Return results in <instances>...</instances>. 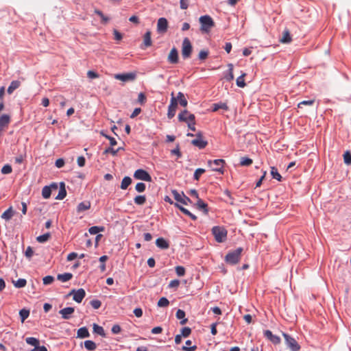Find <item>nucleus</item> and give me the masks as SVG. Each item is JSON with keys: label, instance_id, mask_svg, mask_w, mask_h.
<instances>
[{"label": "nucleus", "instance_id": "obj_1", "mask_svg": "<svg viewBox=\"0 0 351 351\" xmlns=\"http://www.w3.org/2000/svg\"><path fill=\"white\" fill-rule=\"evenodd\" d=\"M199 21L201 24L200 29L202 32L208 33L215 26L214 21L209 15L200 16Z\"/></svg>", "mask_w": 351, "mask_h": 351}, {"label": "nucleus", "instance_id": "obj_2", "mask_svg": "<svg viewBox=\"0 0 351 351\" xmlns=\"http://www.w3.org/2000/svg\"><path fill=\"white\" fill-rule=\"evenodd\" d=\"M243 252L242 247H238L234 251L230 252L226 256V261L231 265L237 264L241 259V255Z\"/></svg>", "mask_w": 351, "mask_h": 351}, {"label": "nucleus", "instance_id": "obj_3", "mask_svg": "<svg viewBox=\"0 0 351 351\" xmlns=\"http://www.w3.org/2000/svg\"><path fill=\"white\" fill-rule=\"evenodd\" d=\"M212 233L215 240L219 243H222L226 239L227 230L223 227L214 226L212 228Z\"/></svg>", "mask_w": 351, "mask_h": 351}, {"label": "nucleus", "instance_id": "obj_4", "mask_svg": "<svg viewBox=\"0 0 351 351\" xmlns=\"http://www.w3.org/2000/svg\"><path fill=\"white\" fill-rule=\"evenodd\" d=\"M193 47L190 40L184 38L182 44V56L184 59H189L191 56Z\"/></svg>", "mask_w": 351, "mask_h": 351}, {"label": "nucleus", "instance_id": "obj_5", "mask_svg": "<svg viewBox=\"0 0 351 351\" xmlns=\"http://www.w3.org/2000/svg\"><path fill=\"white\" fill-rule=\"evenodd\" d=\"M282 335L285 338L287 346L291 351H299L300 350V346L294 338L286 333H282Z\"/></svg>", "mask_w": 351, "mask_h": 351}, {"label": "nucleus", "instance_id": "obj_6", "mask_svg": "<svg viewBox=\"0 0 351 351\" xmlns=\"http://www.w3.org/2000/svg\"><path fill=\"white\" fill-rule=\"evenodd\" d=\"M225 164V161L223 159H216L214 160H208V165L213 171L223 173V168Z\"/></svg>", "mask_w": 351, "mask_h": 351}, {"label": "nucleus", "instance_id": "obj_7", "mask_svg": "<svg viewBox=\"0 0 351 351\" xmlns=\"http://www.w3.org/2000/svg\"><path fill=\"white\" fill-rule=\"evenodd\" d=\"M178 119L180 122H185L188 123L189 122H191L192 124L193 121H195V117L193 114L190 113L186 110H184L180 112L178 116Z\"/></svg>", "mask_w": 351, "mask_h": 351}, {"label": "nucleus", "instance_id": "obj_8", "mask_svg": "<svg viewBox=\"0 0 351 351\" xmlns=\"http://www.w3.org/2000/svg\"><path fill=\"white\" fill-rule=\"evenodd\" d=\"M171 96L170 104L168 107L167 112V117L169 119H171L175 116L177 108V99L174 96V93H171Z\"/></svg>", "mask_w": 351, "mask_h": 351}, {"label": "nucleus", "instance_id": "obj_9", "mask_svg": "<svg viewBox=\"0 0 351 351\" xmlns=\"http://www.w3.org/2000/svg\"><path fill=\"white\" fill-rule=\"evenodd\" d=\"M134 177L136 180H141L146 182L152 181L151 176L148 173L147 171L142 169H139L135 171Z\"/></svg>", "mask_w": 351, "mask_h": 351}, {"label": "nucleus", "instance_id": "obj_10", "mask_svg": "<svg viewBox=\"0 0 351 351\" xmlns=\"http://www.w3.org/2000/svg\"><path fill=\"white\" fill-rule=\"evenodd\" d=\"M172 195L174 197V199L182 204H184V205H187L188 203L191 202V199L189 197H188L187 196H186L184 193H180L178 191H177L176 190H173L172 191Z\"/></svg>", "mask_w": 351, "mask_h": 351}, {"label": "nucleus", "instance_id": "obj_11", "mask_svg": "<svg viewBox=\"0 0 351 351\" xmlns=\"http://www.w3.org/2000/svg\"><path fill=\"white\" fill-rule=\"evenodd\" d=\"M73 295V299L77 303H80L86 295V292L83 289H79L77 290L73 289L69 295Z\"/></svg>", "mask_w": 351, "mask_h": 351}, {"label": "nucleus", "instance_id": "obj_12", "mask_svg": "<svg viewBox=\"0 0 351 351\" xmlns=\"http://www.w3.org/2000/svg\"><path fill=\"white\" fill-rule=\"evenodd\" d=\"M136 77L135 73L115 74L114 78L123 82L134 81Z\"/></svg>", "mask_w": 351, "mask_h": 351}, {"label": "nucleus", "instance_id": "obj_13", "mask_svg": "<svg viewBox=\"0 0 351 351\" xmlns=\"http://www.w3.org/2000/svg\"><path fill=\"white\" fill-rule=\"evenodd\" d=\"M197 138L191 141V143L199 149H204L208 144V142L203 139L201 132L196 134Z\"/></svg>", "mask_w": 351, "mask_h": 351}, {"label": "nucleus", "instance_id": "obj_14", "mask_svg": "<svg viewBox=\"0 0 351 351\" xmlns=\"http://www.w3.org/2000/svg\"><path fill=\"white\" fill-rule=\"evenodd\" d=\"M58 186L56 183H53L50 186H45L43 188L42 195L43 198L48 199L50 197L53 190H58Z\"/></svg>", "mask_w": 351, "mask_h": 351}, {"label": "nucleus", "instance_id": "obj_15", "mask_svg": "<svg viewBox=\"0 0 351 351\" xmlns=\"http://www.w3.org/2000/svg\"><path fill=\"white\" fill-rule=\"evenodd\" d=\"M168 29V21L165 18H160L157 23V31L159 33H165Z\"/></svg>", "mask_w": 351, "mask_h": 351}, {"label": "nucleus", "instance_id": "obj_16", "mask_svg": "<svg viewBox=\"0 0 351 351\" xmlns=\"http://www.w3.org/2000/svg\"><path fill=\"white\" fill-rule=\"evenodd\" d=\"M167 60L171 64H177L178 63L179 56L178 51L176 47H173L167 57Z\"/></svg>", "mask_w": 351, "mask_h": 351}, {"label": "nucleus", "instance_id": "obj_17", "mask_svg": "<svg viewBox=\"0 0 351 351\" xmlns=\"http://www.w3.org/2000/svg\"><path fill=\"white\" fill-rule=\"evenodd\" d=\"M279 41L283 44H289L292 41V37L290 31L288 29H284Z\"/></svg>", "mask_w": 351, "mask_h": 351}, {"label": "nucleus", "instance_id": "obj_18", "mask_svg": "<svg viewBox=\"0 0 351 351\" xmlns=\"http://www.w3.org/2000/svg\"><path fill=\"white\" fill-rule=\"evenodd\" d=\"M75 309L73 307H66L61 309L59 313L64 319H69L71 317L72 314L74 313Z\"/></svg>", "mask_w": 351, "mask_h": 351}, {"label": "nucleus", "instance_id": "obj_19", "mask_svg": "<svg viewBox=\"0 0 351 351\" xmlns=\"http://www.w3.org/2000/svg\"><path fill=\"white\" fill-rule=\"evenodd\" d=\"M10 122V116L8 114H2L0 116V132L7 128Z\"/></svg>", "mask_w": 351, "mask_h": 351}, {"label": "nucleus", "instance_id": "obj_20", "mask_svg": "<svg viewBox=\"0 0 351 351\" xmlns=\"http://www.w3.org/2000/svg\"><path fill=\"white\" fill-rule=\"evenodd\" d=\"M265 337L269 339L273 343L278 344L280 343V338L278 336L273 335L271 331L267 330L264 332Z\"/></svg>", "mask_w": 351, "mask_h": 351}, {"label": "nucleus", "instance_id": "obj_21", "mask_svg": "<svg viewBox=\"0 0 351 351\" xmlns=\"http://www.w3.org/2000/svg\"><path fill=\"white\" fill-rule=\"evenodd\" d=\"M66 195V191L65 189V184L64 182H60V189L58 195L56 196V199H63Z\"/></svg>", "mask_w": 351, "mask_h": 351}, {"label": "nucleus", "instance_id": "obj_22", "mask_svg": "<svg viewBox=\"0 0 351 351\" xmlns=\"http://www.w3.org/2000/svg\"><path fill=\"white\" fill-rule=\"evenodd\" d=\"M14 215V211L12 206L8 208L5 211H4L1 215V218L8 221L10 220Z\"/></svg>", "mask_w": 351, "mask_h": 351}, {"label": "nucleus", "instance_id": "obj_23", "mask_svg": "<svg viewBox=\"0 0 351 351\" xmlns=\"http://www.w3.org/2000/svg\"><path fill=\"white\" fill-rule=\"evenodd\" d=\"M176 98L177 99V104L179 102V104L183 107H186L187 106L188 101L186 99L184 93L182 92H179Z\"/></svg>", "mask_w": 351, "mask_h": 351}, {"label": "nucleus", "instance_id": "obj_24", "mask_svg": "<svg viewBox=\"0 0 351 351\" xmlns=\"http://www.w3.org/2000/svg\"><path fill=\"white\" fill-rule=\"evenodd\" d=\"M174 205L177 208H178L184 214H185V215H188L189 217H190V218L191 219H193V220H196L197 219V217L195 215L192 214L190 211H189L185 208H184L182 206L179 205L178 203H175Z\"/></svg>", "mask_w": 351, "mask_h": 351}, {"label": "nucleus", "instance_id": "obj_25", "mask_svg": "<svg viewBox=\"0 0 351 351\" xmlns=\"http://www.w3.org/2000/svg\"><path fill=\"white\" fill-rule=\"evenodd\" d=\"M156 245L161 249H167L169 247L168 242L162 237L156 239Z\"/></svg>", "mask_w": 351, "mask_h": 351}, {"label": "nucleus", "instance_id": "obj_26", "mask_svg": "<svg viewBox=\"0 0 351 351\" xmlns=\"http://www.w3.org/2000/svg\"><path fill=\"white\" fill-rule=\"evenodd\" d=\"M152 44L151 39V32L147 31L143 36V45L145 47H150Z\"/></svg>", "mask_w": 351, "mask_h": 351}, {"label": "nucleus", "instance_id": "obj_27", "mask_svg": "<svg viewBox=\"0 0 351 351\" xmlns=\"http://www.w3.org/2000/svg\"><path fill=\"white\" fill-rule=\"evenodd\" d=\"M21 85V82L18 80H14V81H12L9 87L8 88V93L9 94H12L14 90H15L16 89H17Z\"/></svg>", "mask_w": 351, "mask_h": 351}, {"label": "nucleus", "instance_id": "obj_28", "mask_svg": "<svg viewBox=\"0 0 351 351\" xmlns=\"http://www.w3.org/2000/svg\"><path fill=\"white\" fill-rule=\"evenodd\" d=\"M90 336L89 332L86 327H82L77 330V337L86 338Z\"/></svg>", "mask_w": 351, "mask_h": 351}, {"label": "nucleus", "instance_id": "obj_29", "mask_svg": "<svg viewBox=\"0 0 351 351\" xmlns=\"http://www.w3.org/2000/svg\"><path fill=\"white\" fill-rule=\"evenodd\" d=\"M132 179L129 176H125L123 178L121 183V189L123 190L127 189V188L131 184Z\"/></svg>", "mask_w": 351, "mask_h": 351}, {"label": "nucleus", "instance_id": "obj_30", "mask_svg": "<svg viewBox=\"0 0 351 351\" xmlns=\"http://www.w3.org/2000/svg\"><path fill=\"white\" fill-rule=\"evenodd\" d=\"M90 208V203L89 202H83L78 204L77 206V212H83L84 210H88Z\"/></svg>", "mask_w": 351, "mask_h": 351}, {"label": "nucleus", "instance_id": "obj_31", "mask_svg": "<svg viewBox=\"0 0 351 351\" xmlns=\"http://www.w3.org/2000/svg\"><path fill=\"white\" fill-rule=\"evenodd\" d=\"M246 76L245 73H243L239 77L237 78L236 84L240 88H244L246 86L245 82V77Z\"/></svg>", "mask_w": 351, "mask_h": 351}, {"label": "nucleus", "instance_id": "obj_32", "mask_svg": "<svg viewBox=\"0 0 351 351\" xmlns=\"http://www.w3.org/2000/svg\"><path fill=\"white\" fill-rule=\"evenodd\" d=\"M196 206H197V208H199V210H202L204 213H206V214L208 213V209H207L208 205L200 198L197 199Z\"/></svg>", "mask_w": 351, "mask_h": 351}, {"label": "nucleus", "instance_id": "obj_33", "mask_svg": "<svg viewBox=\"0 0 351 351\" xmlns=\"http://www.w3.org/2000/svg\"><path fill=\"white\" fill-rule=\"evenodd\" d=\"M73 277L72 274L71 273H64L62 274H58L57 276L58 280L61 282H67L70 280Z\"/></svg>", "mask_w": 351, "mask_h": 351}, {"label": "nucleus", "instance_id": "obj_34", "mask_svg": "<svg viewBox=\"0 0 351 351\" xmlns=\"http://www.w3.org/2000/svg\"><path fill=\"white\" fill-rule=\"evenodd\" d=\"M145 195H137L134 198V202L136 205L142 206L146 202Z\"/></svg>", "mask_w": 351, "mask_h": 351}, {"label": "nucleus", "instance_id": "obj_35", "mask_svg": "<svg viewBox=\"0 0 351 351\" xmlns=\"http://www.w3.org/2000/svg\"><path fill=\"white\" fill-rule=\"evenodd\" d=\"M84 347L86 350L93 351L96 349L97 346L94 341L91 340H87L84 341Z\"/></svg>", "mask_w": 351, "mask_h": 351}, {"label": "nucleus", "instance_id": "obj_36", "mask_svg": "<svg viewBox=\"0 0 351 351\" xmlns=\"http://www.w3.org/2000/svg\"><path fill=\"white\" fill-rule=\"evenodd\" d=\"M25 341L27 344L34 346V348L40 345V341L35 337H27Z\"/></svg>", "mask_w": 351, "mask_h": 351}, {"label": "nucleus", "instance_id": "obj_37", "mask_svg": "<svg viewBox=\"0 0 351 351\" xmlns=\"http://www.w3.org/2000/svg\"><path fill=\"white\" fill-rule=\"evenodd\" d=\"M93 332L95 333H97V334L101 335V337L106 336V333L104 332L103 327H101L96 324H93Z\"/></svg>", "mask_w": 351, "mask_h": 351}, {"label": "nucleus", "instance_id": "obj_38", "mask_svg": "<svg viewBox=\"0 0 351 351\" xmlns=\"http://www.w3.org/2000/svg\"><path fill=\"white\" fill-rule=\"evenodd\" d=\"M50 237H51V234L49 232H47L44 234L37 237L36 241L38 243H45V242L47 241Z\"/></svg>", "mask_w": 351, "mask_h": 351}, {"label": "nucleus", "instance_id": "obj_39", "mask_svg": "<svg viewBox=\"0 0 351 351\" xmlns=\"http://www.w3.org/2000/svg\"><path fill=\"white\" fill-rule=\"evenodd\" d=\"M104 228L103 226H92L89 228L88 232L91 234H96L99 232H103Z\"/></svg>", "mask_w": 351, "mask_h": 351}, {"label": "nucleus", "instance_id": "obj_40", "mask_svg": "<svg viewBox=\"0 0 351 351\" xmlns=\"http://www.w3.org/2000/svg\"><path fill=\"white\" fill-rule=\"evenodd\" d=\"M219 109L228 110V106L225 103L214 104L213 105V111H217Z\"/></svg>", "mask_w": 351, "mask_h": 351}, {"label": "nucleus", "instance_id": "obj_41", "mask_svg": "<svg viewBox=\"0 0 351 351\" xmlns=\"http://www.w3.org/2000/svg\"><path fill=\"white\" fill-rule=\"evenodd\" d=\"M20 317L21 319V322H23L29 315V311L27 309H21L19 311Z\"/></svg>", "mask_w": 351, "mask_h": 351}, {"label": "nucleus", "instance_id": "obj_42", "mask_svg": "<svg viewBox=\"0 0 351 351\" xmlns=\"http://www.w3.org/2000/svg\"><path fill=\"white\" fill-rule=\"evenodd\" d=\"M252 160L247 157H241L240 160V165L241 166H250L252 164Z\"/></svg>", "mask_w": 351, "mask_h": 351}, {"label": "nucleus", "instance_id": "obj_43", "mask_svg": "<svg viewBox=\"0 0 351 351\" xmlns=\"http://www.w3.org/2000/svg\"><path fill=\"white\" fill-rule=\"evenodd\" d=\"M271 174L273 177V178L276 179L278 181L281 180L282 176L278 172V170L276 167H273L271 169Z\"/></svg>", "mask_w": 351, "mask_h": 351}, {"label": "nucleus", "instance_id": "obj_44", "mask_svg": "<svg viewBox=\"0 0 351 351\" xmlns=\"http://www.w3.org/2000/svg\"><path fill=\"white\" fill-rule=\"evenodd\" d=\"M204 169L198 168L195 171L193 178L194 180L198 181L199 180L200 176L205 172Z\"/></svg>", "mask_w": 351, "mask_h": 351}, {"label": "nucleus", "instance_id": "obj_45", "mask_svg": "<svg viewBox=\"0 0 351 351\" xmlns=\"http://www.w3.org/2000/svg\"><path fill=\"white\" fill-rule=\"evenodd\" d=\"M95 13L97 14L98 16H99L101 19V22L103 23H107L109 21V18L106 16L101 11L97 10V9H95Z\"/></svg>", "mask_w": 351, "mask_h": 351}, {"label": "nucleus", "instance_id": "obj_46", "mask_svg": "<svg viewBox=\"0 0 351 351\" xmlns=\"http://www.w3.org/2000/svg\"><path fill=\"white\" fill-rule=\"evenodd\" d=\"M14 284L16 287L22 288L26 285L27 281L25 279L20 278L17 280L16 282H14Z\"/></svg>", "mask_w": 351, "mask_h": 351}, {"label": "nucleus", "instance_id": "obj_47", "mask_svg": "<svg viewBox=\"0 0 351 351\" xmlns=\"http://www.w3.org/2000/svg\"><path fill=\"white\" fill-rule=\"evenodd\" d=\"M169 304V300L165 297L160 298V300L158 302V306L159 307H167Z\"/></svg>", "mask_w": 351, "mask_h": 351}, {"label": "nucleus", "instance_id": "obj_48", "mask_svg": "<svg viewBox=\"0 0 351 351\" xmlns=\"http://www.w3.org/2000/svg\"><path fill=\"white\" fill-rule=\"evenodd\" d=\"M343 160L346 165H351V153L349 151L343 154Z\"/></svg>", "mask_w": 351, "mask_h": 351}, {"label": "nucleus", "instance_id": "obj_49", "mask_svg": "<svg viewBox=\"0 0 351 351\" xmlns=\"http://www.w3.org/2000/svg\"><path fill=\"white\" fill-rule=\"evenodd\" d=\"M146 186L143 182H138L136 184L135 189L138 193H143L145 191Z\"/></svg>", "mask_w": 351, "mask_h": 351}, {"label": "nucleus", "instance_id": "obj_50", "mask_svg": "<svg viewBox=\"0 0 351 351\" xmlns=\"http://www.w3.org/2000/svg\"><path fill=\"white\" fill-rule=\"evenodd\" d=\"M314 102H315L314 99L304 100V101H302L300 102L298 104V108H302V106H312L314 104Z\"/></svg>", "mask_w": 351, "mask_h": 351}, {"label": "nucleus", "instance_id": "obj_51", "mask_svg": "<svg viewBox=\"0 0 351 351\" xmlns=\"http://www.w3.org/2000/svg\"><path fill=\"white\" fill-rule=\"evenodd\" d=\"M191 333V329L189 327H184L181 330V335L184 337H189Z\"/></svg>", "mask_w": 351, "mask_h": 351}, {"label": "nucleus", "instance_id": "obj_52", "mask_svg": "<svg viewBox=\"0 0 351 351\" xmlns=\"http://www.w3.org/2000/svg\"><path fill=\"white\" fill-rule=\"evenodd\" d=\"M12 169L10 165H5L1 170L3 174H9L12 172Z\"/></svg>", "mask_w": 351, "mask_h": 351}, {"label": "nucleus", "instance_id": "obj_53", "mask_svg": "<svg viewBox=\"0 0 351 351\" xmlns=\"http://www.w3.org/2000/svg\"><path fill=\"white\" fill-rule=\"evenodd\" d=\"M90 304L94 309H98L101 305V302L99 300H93L90 301Z\"/></svg>", "mask_w": 351, "mask_h": 351}, {"label": "nucleus", "instance_id": "obj_54", "mask_svg": "<svg viewBox=\"0 0 351 351\" xmlns=\"http://www.w3.org/2000/svg\"><path fill=\"white\" fill-rule=\"evenodd\" d=\"M208 51L206 50H202L199 51L198 58L201 60H204L208 58Z\"/></svg>", "mask_w": 351, "mask_h": 351}, {"label": "nucleus", "instance_id": "obj_55", "mask_svg": "<svg viewBox=\"0 0 351 351\" xmlns=\"http://www.w3.org/2000/svg\"><path fill=\"white\" fill-rule=\"evenodd\" d=\"M176 272L178 276H183L185 274V269L182 266H177Z\"/></svg>", "mask_w": 351, "mask_h": 351}, {"label": "nucleus", "instance_id": "obj_56", "mask_svg": "<svg viewBox=\"0 0 351 351\" xmlns=\"http://www.w3.org/2000/svg\"><path fill=\"white\" fill-rule=\"evenodd\" d=\"M54 280V278L51 276H47L43 278V284L45 285L51 284Z\"/></svg>", "mask_w": 351, "mask_h": 351}, {"label": "nucleus", "instance_id": "obj_57", "mask_svg": "<svg viewBox=\"0 0 351 351\" xmlns=\"http://www.w3.org/2000/svg\"><path fill=\"white\" fill-rule=\"evenodd\" d=\"M146 96L143 93H140L138 95V102L141 105L144 104L146 101Z\"/></svg>", "mask_w": 351, "mask_h": 351}, {"label": "nucleus", "instance_id": "obj_58", "mask_svg": "<svg viewBox=\"0 0 351 351\" xmlns=\"http://www.w3.org/2000/svg\"><path fill=\"white\" fill-rule=\"evenodd\" d=\"M176 317L178 319H184L185 317V312L183 310L178 309L176 312Z\"/></svg>", "mask_w": 351, "mask_h": 351}, {"label": "nucleus", "instance_id": "obj_59", "mask_svg": "<svg viewBox=\"0 0 351 351\" xmlns=\"http://www.w3.org/2000/svg\"><path fill=\"white\" fill-rule=\"evenodd\" d=\"M87 76H88V77H89L90 79H95V78L99 77V75L93 71H88L87 72Z\"/></svg>", "mask_w": 351, "mask_h": 351}, {"label": "nucleus", "instance_id": "obj_60", "mask_svg": "<svg viewBox=\"0 0 351 351\" xmlns=\"http://www.w3.org/2000/svg\"><path fill=\"white\" fill-rule=\"evenodd\" d=\"M171 152L172 154L176 155L178 158H180L182 156L178 145L176 146V147L174 149H172L171 151Z\"/></svg>", "mask_w": 351, "mask_h": 351}, {"label": "nucleus", "instance_id": "obj_61", "mask_svg": "<svg viewBox=\"0 0 351 351\" xmlns=\"http://www.w3.org/2000/svg\"><path fill=\"white\" fill-rule=\"evenodd\" d=\"M77 165L80 167H84L85 165V162H86L85 158L84 156H79L77 158Z\"/></svg>", "mask_w": 351, "mask_h": 351}, {"label": "nucleus", "instance_id": "obj_62", "mask_svg": "<svg viewBox=\"0 0 351 351\" xmlns=\"http://www.w3.org/2000/svg\"><path fill=\"white\" fill-rule=\"evenodd\" d=\"M33 254H34V252H33L32 248L30 246L27 247L25 250V256L28 258H30L32 256Z\"/></svg>", "mask_w": 351, "mask_h": 351}, {"label": "nucleus", "instance_id": "obj_63", "mask_svg": "<svg viewBox=\"0 0 351 351\" xmlns=\"http://www.w3.org/2000/svg\"><path fill=\"white\" fill-rule=\"evenodd\" d=\"M180 281L178 280H173L170 282L169 287L170 288H176L179 286Z\"/></svg>", "mask_w": 351, "mask_h": 351}, {"label": "nucleus", "instance_id": "obj_64", "mask_svg": "<svg viewBox=\"0 0 351 351\" xmlns=\"http://www.w3.org/2000/svg\"><path fill=\"white\" fill-rule=\"evenodd\" d=\"M31 351H48V350L45 346L39 345L36 348H33Z\"/></svg>", "mask_w": 351, "mask_h": 351}]
</instances>
